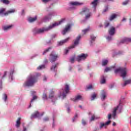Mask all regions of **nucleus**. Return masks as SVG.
<instances>
[{
	"label": "nucleus",
	"mask_w": 131,
	"mask_h": 131,
	"mask_svg": "<svg viewBox=\"0 0 131 131\" xmlns=\"http://www.w3.org/2000/svg\"><path fill=\"white\" fill-rule=\"evenodd\" d=\"M97 98V94L95 93H94L92 95H91V101H94L95 99Z\"/></svg>",
	"instance_id": "obj_33"
},
{
	"label": "nucleus",
	"mask_w": 131,
	"mask_h": 131,
	"mask_svg": "<svg viewBox=\"0 0 131 131\" xmlns=\"http://www.w3.org/2000/svg\"><path fill=\"white\" fill-rule=\"evenodd\" d=\"M36 19H37V17L36 16H35L34 17H30L28 19V21L29 22L32 23V22H34L35 21H36Z\"/></svg>",
	"instance_id": "obj_27"
},
{
	"label": "nucleus",
	"mask_w": 131,
	"mask_h": 131,
	"mask_svg": "<svg viewBox=\"0 0 131 131\" xmlns=\"http://www.w3.org/2000/svg\"><path fill=\"white\" fill-rule=\"evenodd\" d=\"M101 99L102 100H105L106 99V92L104 90L102 91Z\"/></svg>",
	"instance_id": "obj_30"
},
{
	"label": "nucleus",
	"mask_w": 131,
	"mask_h": 131,
	"mask_svg": "<svg viewBox=\"0 0 131 131\" xmlns=\"http://www.w3.org/2000/svg\"><path fill=\"white\" fill-rule=\"evenodd\" d=\"M1 2H2L3 4H6V5L10 4V1H9V0H1Z\"/></svg>",
	"instance_id": "obj_40"
},
{
	"label": "nucleus",
	"mask_w": 131,
	"mask_h": 131,
	"mask_svg": "<svg viewBox=\"0 0 131 131\" xmlns=\"http://www.w3.org/2000/svg\"><path fill=\"white\" fill-rule=\"evenodd\" d=\"M68 40H69V37L58 42V46H63V45H64V43H66V42H67Z\"/></svg>",
	"instance_id": "obj_16"
},
{
	"label": "nucleus",
	"mask_w": 131,
	"mask_h": 131,
	"mask_svg": "<svg viewBox=\"0 0 131 131\" xmlns=\"http://www.w3.org/2000/svg\"><path fill=\"white\" fill-rule=\"evenodd\" d=\"M44 62L45 63H48V59H45Z\"/></svg>",
	"instance_id": "obj_63"
},
{
	"label": "nucleus",
	"mask_w": 131,
	"mask_h": 131,
	"mask_svg": "<svg viewBox=\"0 0 131 131\" xmlns=\"http://www.w3.org/2000/svg\"><path fill=\"white\" fill-rule=\"evenodd\" d=\"M80 37H81L80 35H78L76 37V38L74 42V45H73L69 47V49L70 50V49H74V48L75 47H76L78 45V43H79V40L80 39Z\"/></svg>",
	"instance_id": "obj_6"
},
{
	"label": "nucleus",
	"mask_w": 131,
	"mask_h": 131,
	"mask_svg": "<svg viewBox=\"0 0 131 131\" xmlns=\"http://www.w3.org/2000/svg\"><path fill=\"white\" fill-rule=\"evenodd\" d=\"M86 89H87V90H92V89H93V85H89V86H88L86 87Z\"/></svg>",
	"instance_id": "obj_49"
},
{
	"label": "nucleus",
	"mask_w": 131,
	"mask_h": 131,
	"mask_svg": "<svg viewBox=\"0 0 131 131\" xmlns=\"http://www.w3.org/2000/svg\"><path fill=\"white\" fill-rule=\"evenodd\" d=\"M114 68H115L114 66L111 67H106L104 70V72H109V71H111L112 70H113Z\"/></svg>",
	"instance_id": "obj_26"
},
{
	"label": "nucleus",
	"mask_w": 131,
	"mask_h": 131,
	"mask_svg": "<svg viewBox=\"0 0 131 131\" xmlns=\"http://www.w3.org/2000/svg\"><path fill=\"white\" fill-rule=\"evenodd\" d=\"M106 38L108 41H110V40H112V36H107Z\"/></svg>",
	"instance_id": "obj_46"
},
{
	"label": "nucleus",
	"mask_w": 131,
	"mask_h": 131,
	"mask_svg": "<svg viewBox=\"0 0 131 131\" xmlns=\"http://www.w3.org/2000/svg\"><path fill=\"white\" fill-rule=\"evenodd\" d=\"M13 25H11L9 26H5L3 27V30L5 31H7V30H10V29H12L13 28Z\"/></svg>",
	"instance_id": "obj_17"
},
{
	"label": "nucleus",
	"mask_w": 131,
	"mask_h": 131,
	"mask_svg": "<svg viewBox=\"0 0 131 131\" xmlns=\"http://www.w3.org/2000/svg\"><path fill=\"white\" fill-rule=\"evenodd\" d=\"M124 42H131V37H125L123 39H122L120 41L117 43L118 46H120V45H122L124 43Z\"/></svg>",
	"instance_id": "obj_9"
},
{
	"label": "nucleus",
	"mask_w": 131,
	"mask_h": 131,
	"mask_svg": "<svg viewBox=\"0 0 131 131\" xmlns=\"http://www.w3.org/2000/svg\"><path fill=\"white\" fill-rule=\"evenodd\" d=\"M115 117V108H114L113 112V115L111 114H108V120H110L111 119V117Z\"/></svg>",
	"instance_id": "obj_22"
},
{
	"label": "nucleus",
	"mask_w": 131,
	"mask_h": 131,
	"mask_svg": "<svg viewBox=\"0 0 131 131\" xmlns=\"http://www.w3.org/2000/svg\"><path fill=\"white\" fill-rule=\"evenodd\" d=\"M43 81H46L47 80V77L44 76L43 78Z\"/></svg>",
	"instance_id": "obj_58"
},
{
	"label": "nucleus",
	"mask_w": 131,
	"mask_h": 131,
	"mask_svg": "<svg viewBox=\"0 0 131 131\" xmlns=\"http://www.w3.org/2000/svg\"><path fill=\"white\" fill-rule=\"evenodd\" d=\"M110 25V23H109V21H106L105 23V27H108Z\"/></svg>",
	"instance_id": "obj_50"
},
{
	"label": "nucleus",
	"mask_w": 131,
	"mask_h": 131,
	"mask_svg": "<svg viewBox=\"0 0 131 131\" xmlns=\"http://www.w3.org/2000/svg\"><path fill=\"white\" fill-rule=\"evenodd\" d=\"M88 57V54H82L79 55H78L77 58L76 60L78 61V62H80V61L82 60H85L86 58Z\"/></svg>",
	"instance_id": "obj_7"
},
{
	"label": "nucleus",
	"mask_w": 131,
	"mask_h": 131,
	"mask_svg": "<svg viewBox=\"0 0 131 131\" xmlns=\"http://www.w3.org/2000/svg\"><path fill=\"white\" fill-rule=\"evenodd\" d=\"M99 0H94L93 2H92L91 5L94 7V8H96L98 5V3Z\"/></svg>",
	"instance_id": "obj_28"
},
{
	"label": "nucleus",
	"mask_w": 131,
	"mask_h": 131,
	"mask_svg": "<svg viewBox=\"0 0 131 131\" xmlns=\"http://www.w3.org/2000/svg\"><path fill=\"white\" fill-rule=\"evenodd\" d=\"M57 58H58V55L55 54L54 53H51L50 54V61L51 63H54V62H55V61L57 60Z\"/></svg>",
	"instance_id": "obj_10"
},
{
	"label": "nucleus",
	"mask_w": 131,
	"mask_h": 131,
	"mask_svg": "<svg viewBox=\"0 0 131 131\" xmlns=\"http://www.w3.org/2000/svg\"><path fill=\"white\" fill-rule=\"evenodd\" d=\"M37 99V96H33V98L30 101V104L29 106V108H30L31 107V103H32L33 102H34V101H35V100H36Z\"/></svg>",
	"instance_id": "obj_29"
},
{
	"label": "nucleus",
	"mask_w": 131,
	"mask_h": 131,
	"mask_svg": "<svg viewBox=\"0 0 131 131\" xmlns=\"http://www.w3.org/2000/svg\"><path fill=\"white\" fill-rule=\"evenodd\" d=\"M115 72H120V76L124 79L126 77L127 69L126 68H120L115 70Z\"/></svg>",
	"instance_id": "obj_4"
},
{
	"label": "nucleus",
	"mask_w": 131,
	"mask_h": 131,
	"mask_svg": "<svg viewBox=\"0 0 131 131\" xmlns=\"http://www.w3.org/2000/svg\"><path fill=\"white\" fill-rule=\"evenodd\" d=\"M7 72H4V75L2 76V79H3V78H5V77H6V76H7Z\"/></svg>",
	"instance_id": "obj_51"
},
{
	"label": "nucleus",
	"mask_w": 131,
	"mask_h": 131,
	"mask_svg": "<svg viewBox=\"0 0 131 131\" xmlns=\"http://www.w3.org/2000/svg\"><path fill=\"white\" fill-rule=\"evenodd\" d=\"M90 36L91 39V43H93V41L96 39V36H94V35H91Z\"/></svg>",
	"instance_id": "obj_34"
},
{
	"label": "nucleus",
	"mask_w": 131,
	"mask_h": 131,
	"mask_svg": "<svg viewBox=\"0 0 131 131\" xmlns=\"http://www.w3.org/2000/svg\"><path fill=\"white\" fill-rule=\"evenodd\" d=\"M124 42H131V37H125L123 39H122L120 41L117 43L118 46H120V45H122L124 43Z\"/></svg>",
	"instance_id": "obj_8"
},
{
	"label": "nucleus",
	"mask_w": 131,
	"mask_h": 131,
	"mask_svg": "<svg viewBox=\"0 0 131 131\" xmlns=\"http://www.w3.org/2000/svg\"><path fill=\"white\" fill-rule=\"evenodd\" d=\"M74 59H75V56H74L70 59L71 63H74Z\"/></svg>",
	"instance_id": "obj_47"
},
{
	"label": "nucleus",
	"mask_w": 131,
	"mask_h": 131,
	"mask_svg": "<svg viewBox=\"0 0 131 131\" xmlns=\"http://www.w3.org/2000/svg\"><path fill=\"white\" fill-rule=\"evenodd\" d=\"M27 130V129L26 128V127H24L23 131H26Z\"/></svg>",
	"instance_id": "obj_62"
},
{
	"label": "nucleus",
	"mask_w": 131,
	"mask_h": 131,
	"mask_svg": "<svg viewBox=\"0 0 131 131\" xmlns=\"http://www.w3.org/2000/svg\"><path fill=\"white\" fill-rule=\"evenodd\" d=\"M49 98V99H52V98H54V91H51Z\"/></svg>",
	"instance_id": "obj_35"
},
{
	"label": "nucleus",
	"mask_w": 131,
	"mask_h": 131,
	"mask_svg": "<svg viewBox=\"0 0 131 131\" xmlns=\"http://www.w3.org/2000/svg\"><path fill=\"white\" fill-rule=\"evenodd\" d=\"M5 11H6L5 8H1L0 9V14H3L5 12Z\"/></svg>",
	"instance_id": "obj_45"
},
{
	"label": "nucleus",
	"mask_w": 131,
	"mask_h": 131,
	"mask_svg": "<svg viewBox=\"0 0 131 131\" xmlns=\"http://www.w3.org/2000/svg\"><path fill=\"white\" fill-rule=\"evenodd\" d=\"M82 123L83 124V125H85V124H86V122L84 120H82Z\"/></svg>",
	"instance_id": "obj_55"
},
{
	"label": "nucleus",
	"mask_w": 131,
	"mask_h": 131,
	"mask_svg": "<svg viewBox=\"0 0 131 131\" xmlns=\"http://www.w3.org/2000/svg\"><path fill=\"white\" fill-rule=\"evenodd\" d=\"M108 60L107 59H103L102 60V66H106L108 64Z\"/></svg>",
	"instance_id": "obj_32"
},
{
	"label": "nucleus",
	"mask_w": 131,
	"mask_h": 131,
	"mask_svg": "<svg viewBox=\"0 0 131 131\" xmlns=\"http://www.w3.org/2000/svg\"><path fill=\"white\" fill-rule=\"evenodd\" d=\"M59 65V63H56L55 64V65L52 66V67L51 68V70H53L54 71H56V68H57V67Z\"/></svg>",
	"instance_id": "obj_31"
},
{
	"label": "nucleus",
	"mask_w": 131,
	"mask_h": 131,
	"mask_svg": "<svg viewBox=\"0 0 131 131\" xmlns=\"http://www.w3.org/2000/svg\"><path fill=\"white\" fill-rule=\"evenodd\" d=\"M89 31H90V27L83 30L82 31V32L83 33V34H85L86 33H87V32H89Z\"/></svg>",
	"instance_id": "obj_36"
},
{
	"label": "nucleus",
	"mask_w": 131,
	"mask_h": 131,
	"mask_svg": "<svg viewBox=\"0 0 131 131\" xmlns=\"http://www.w3.org/2000/svg\"><path fill=\"white\" fill-rule=\"evenodd\" d=\"M71 27V26L70 25H68L66 26V28L62 31V34L63 35H65L66 34L67 32H68V31L70 29Z\"/></svg>",
	"instance_id": "obj_12"
},
{
	"label": "nucleus",
	"mask_w": 131,
	"mask_h": 131,
	"mask_svg": "<svg viewBox=\"0 0 131 131\" xmlns=\"http://www.w3.org/2000/svg\"><path fill=\"white\" fill-rule=\"evenodd\" d=\"M67 111H68V113H69V112H70V108L69 107H68L67 108Z\"/></svg>",
	"instance_id": "obj_60"
},
{
	"label": "nucleus",
	"mask_w": 131,
	"mask_h": 131,
	"mask_svg": "<svg viewBox=\"0 0 131 131\" xmlns=\"http://www.w3.org/2000/svg\"><path fill=\"white\" fill-rule=\"evenodd\" d=\"M80 14L85 15V19L88 20L90 19V17H92V12L90 11V9L87 7H84L82 9V10L80 12Z\"/></svg>",
	"instance_id": "obj_3"
},
{
	"label": "nucleus",
	"mask_w": 131,
	"mask_h": 131,
	"mask_svg": "<svg viewBox=\"0 0 131 131\" xmlns=\"http://www.w3.org/2000/svg\"><path fill=\"white\" fill-rule=\"evenodd\" d=\"M118 16H120V13H116L115 14V18H116V17H118Z\"/></svg>",
	"instance_id": "obj_56"
},
{
	"label": "nucleus",
	"mask_w": 131,
	"mask_h": 131,
	"mask_svg": "<svg viewBox=\"0 0 131 131\" xmlns=\"http://www.w3.org/2000/svg\"><path fill=\"white\" fill-rule=\"evenodd\" d=\"M130 83H131V79H128L127 80H125L124 83L121 84V86L123 87H124L127 85V84H130Z\"/></svg>",
	"instance_id": "obj_18"
},
{
	"label": "nucleus",
	"mask_w": 131,
	"mask_h": 131,
	"mask_svg": "<svg viewBox=\"0 0 131 131\" xmlns=\"http://www.w3.org/2000/svg\"><path fill=\"white\" fill-rule=\"evenodd\" d=\"M114 83L113 84H111V85H110V89H111V90H112V89H113V88H114Z\"/></svg>",
	"instance_id": "obj_52"
},
{
	"label": "nucleus",
	"mask_w": 131,
	"mask_h": 131,
	"mask_svg": "<svg viewBox=\"0 0 131 131\" xmlns=\"http://www.w3.org/2000/svg\"><path fill=\"white\" fill-rule=\"evenodd\" d=\"M125 20H126V19L125 18H123L122 19V22H123L124 21H125Z\"/></svg>",
	"instance_id": "obj_61"
},
{
	"label": "nucleus",
	"mask_w": 131,
	"mask_h": 131,
	"mask_svg": "<svg viewBox=\"0 0 131 131\" xmlns=\"http://www.w3.org/2000/svg\"><path fill=\"white\" fill-rule=\"evenodd\" d=\"M115 19V14H113L110 17V21H112V20H114Z\"/></svg>",
	"instance_id": "obj_39"
},
{
	"label": "nucleus",
	"mask_w": 131,
	"mask_h": 131,
	"mask_svg": "<svg viewBox=\"0 0 131 131\" xmlns=\"http://www.w3.org/2000/svg\"><path fill=\"white\" fill-rule=\"evenodd\" d=\"M64 22V19H61L59 23H55L52 25L49 26L48 28H43L42 29H39L37 31V33H42L44 31H49V30H51V29H53L54 27H56V26H58Z\"/></svg>",
	"instance_id": "obj_2"
},
{
	"label": "nucleus",
	"mask_w": 131,
	"mask_h": 131,
	"mask_svg": "<svg viewBox=\"0 0 131 131\" xmlns=\"http://www.w3.org/2000/svg\"><path fill=\"white\" fill-rule=\"evenodd\" d=\"M98 118H99L96 117V116H95V115H93L92 116L91 118L90 119V121H94V120H95V119H98Z\"/></svg>",
	"instance_id": "obj_38"
},
{
	"label": "nucleus",
	"mask_w": 131,
	"mask_h": 131,
	"mask_svg": "<svg viewBox=\"0 0 131 131\" xmlns=\"http://www.w3.org/2000/svg\"><path fill=\"white\" fill-rule=\"evenodd\" d=\"M110 123H111V120H108L105 123H101L100 127V128H103V127H106V126L107 125H109V124H110Z\"/></svg>",
	"instance_id": "obj_13"
},
{
	"label": "nucleus",
	"mask_w": 131,
	"mask_h": 131,
	"mask_svg": "<svg viewBox=\"0 0 131 131\" xmlns=\"http://www.w3.org/2000/svg\"><path fill=\"white\" fill-rule=\"evenodd\" d=\"M128 2H129V0H126V1L122 3V5L123 6H126L128 4Z\"/></svg>",
	"instance_id": "obj_43"
},
{
	"label": "nucleus",
	"mask_w": 131,
	"mask_h": 131,
	"mask_svg": "<svg viewBox=\"0 0 131 131\" xmlns=\"http://www.w3.org/2000/svg\"><path fill=\"white\" fill-rule=\"evenodd\" d=\"M80 100H82V97L81 95H77L73 101L74 102H78V101H80Z\"/></svg>",
	"instance_id": "obj_20"
},
{
	"label": "nucleus",
	"mask_w": 131,
	"mask_h": 131,
	"mask_svg": "<svg viewBox=\"0 0 131 131\" xmlns=\"http://www.w3.org/2000/svg\"><path fill=\"white\" fill-rule=\"evenodd\" d=\"M122 109V106H121V101L120 100L118 105L115 107V116L116 117V113L117 112V111L119 110V113H121Z\"/></svg>",
	"instance_id": "obj_11"
},
{
	"label": "nucleus",
	"mask_w": 131,
	"mask_h": 131,
	"mask_svg": "<svg viewBox=\"0 0 131 131\" xmlns=\"http://www.w3.org/2000/svg\"><path fill=\"white\" fill-rule=\"evenodd\" d=\"M70 90L69 85L66 84L64 87V91L63 90V92L60 94L59 97H62V99L66 98V96H67V94L69 93Z\"/></svg>",
	"instance_id": "obj_5"
},
{
	"label": "nucleus",
	"mask_w": 131,
	"mask_h": 131,
	"mask_svg": "<svg viewBox=\"0 0 131 131\" xmlns=\"http://www.w3.org/2000/svg\"><path fill=\"white\" fill-rule=\"evenodd\" d=\"M100 83L101 84H104L106 83V78H105V77L104 76H102L101 77Z\"/></svg>",
	"instance_id": "obj_24"
},
{
	"label": "nucleus",
	"mask_w": 131,
	"mask_h": 131,
	"mask_svg": "<svg viewBox=\"0 0 131 131\" xmlns=\"http://www.w3.org/2000/svg\"><path fill=\"white\" fill-rule=\"evenodd\" d=\"M24 14V10H22V15Z\"/></svg>",
	"instance_id": "obj_64"
},
{
	"label": "nucleus",
	"mask_w": 131,
	"mask_h": 131,
	"mask_svg": "<svg viewBox=\"0 0 131 131\" xmlns=\"http://www.w3.org/2000/svg\"><path fill=\"white\" fill-rule=\"evenodd\" d=\"M52 16H53L52 13H50L48 15L45 16L43 19L44 22H47V21L50 20L52 18Z\"/></svg>",
	"instance_id": "obj_14"
},
{
	"label": "nucleus",
	"mask_w": 131,
	"mask_h": 131,
	"mask_svg": "<svg viewBox=\"0 0 131 131\" xmlns=\"http://www.w3.org/2000/svg\"><path fill=\"white\" fill-rule=\"evenodd\" d=\"M50 50H52V47H49L48 49L45 50L43 52V55H46V53L50 51Z\"/></svg>",
	"instance_id": "obj_37"
},
{
	"label": "nucleus",
	"mask_w": 131,
	"mask_h": 131,
	"mask_svg": "<svg viewBox=\"0 0 131 131\" xmlns=\"http://www.w3.org/2000/svg\"><path fill=\"white\" fill-rule=\"evenodd\" d=\"M122 53H123L122 51H119L118 52L116 53L115 55L118 56L119 55H122Z\"/></svg>",
	"instance_id": "obj_48"
},
{
	"label": "nucleus",
	"mask_w": 131,
	"mask_h": 131,
	"mask_svg": "<svg viewBox=\"0 0 131 131\" xmlns=\"http://www.w3.org/2000/svg\"><path fill=\"white\" fill-rule=\"evenodd\" d=\"M69 52V50L68 49H66V54H68V53Z\"/></svg>",
	"instance_id": "obj_59"
},
{
	"label": "nucleus",
	"mask_w": 131,
	"mask_h": 131,
	"mask_svg": "<svg viewBox=\"0 0 131 131\" xmlns=\"http://www.w3.org/2000/svg\"><path fill=\"white\" fill-rule=\"evenodd\" d=\"M39 116V113L36 111L32 114L31 116V118H37V117H38Z\"/></svg>",
	"instance_id": "obj_19"
},
{
	"label": "nucleus",
	"mask_w": 131,
	"mask_h": 131,
	"mask_svg": "<svg viewBox=\"0 0 131 131\" xmlns=\"http://www.w3.org/2000/svg\"><path fill=\"white\" fill-rule=\"evenodd\" d=\"M14 12H15V9H11L10 10H9L7 12L4 13V15L8 16V15H9V14H12Z\"/></svg>",
	"instance_id": "obj_23"
},
{
	"label": "nucleus",
	"mask_w": 131,
	"mask_h": 131,
	"mask_svg": "<svg viewBox=\"0 0 131 131\" xmlns=\"http://www.w3.org/2000/svg\"><path fill=\"white\" fill-rule=\"evenodd\" d=\"M108 33L110 35H114V33H115V28L113 27H111L108 30Z\"/></svg>",
	"instance_id": "obj_15"
},
{
	"label": "nucleus",
	"mask_w": 131,
	"mask_h": 131,
	"mask_svg": "<svg viewBox=\"0 0 131 131\" xmlns=\"http://www.w3.org/2000/svg\"><path fill=\"white\" fill-rule=\"evenodd\" d=\"M42 98L43 100H48V96H47L46 94H43Z\"/></svg>",
	"instance_id": "obj_41"
},
{
	"label": "nucleus",
	"mask_w": 131,
	"mask_h": 131,
	"mask_svg": "<svg viewBox=\"0 0 131 131\" xmlns=\"http://www.w3.org/2000/svg\"><path fill=\"white\" fill-rule=\"evenodd\" d=\"M107 11H108V6H106L105 9L103 10V13L107 12Z\"/></svg>",
	"instance_id": "obj_54"
},
{
	"label": "nucleus",
	"mask_w": 131,
	"mask_h": 131,
	"mask_svg": "<svg viewBox=\"0 0 131 131\" xmlns=\"http://www.w3.org/2000/svg\"><path fill=\"white\" fill-rule=\"evenodd\" d=\"M3 96H4V98L3 99L5 101V102H6L7 101V100H8V96H7V94H4L3 95Z\"/></svg>",
	"instance_id": "obj_42"
},
{
	"label": "nucleus",
	"mask_w": 131,
	"mask_h": 131,
	"mask_svg": "<svg viewBox=\"0 0 131 131\" xmlns=\"http://www.w3.org/2000/svg\"><path fill=\"white\" fill-rule=\"evenodd\" d=\"M39 76H40V74L38 73L30 74L28 77L27 81L24 83V86H33L34 83H36Z\"/></svg>",
	"instance_id": "obj_1"
},
{
	"label": "nucleus",
	"mask_w": 131,
	"mask_h": 131,
	"mask_svg": "<svg viewBox=\"0 0 131 131\" xmlns=\"http://www.w3.org/2000/svg\"><path fill=\"white\" fill-rule=\"evenodd\" d=\"M49 117H47L43 119V121H45V122L46 121H49Z\"/></svg>",
	"instance_id": "obj_53"
},
{
	"label": "nucleus",
	"mask_w": 131,
	"mask_h": 131,
	"mask_svg": "<svg viewBox=\"0 0 131 131\" xmlns=\"http://www.w3.org/2000/svg\"><path fill=\"white\" fill-rule=\"evenodd\" d=\"M70 4L71 5V6H81L82 5H83L82 3L77 2H70Z\"/></svg>",
	"instance_id": "obj_21"
},
{
	"label": "nucleus",
	"mask_w": 131,
	"mask_h": 131,
	"mask_svg": "<svg viewBox=\"0 0 131 131\" xmlns=\"http://www.w3.org/2000/svg\"><path fill=\"white\" fill-rule=\"evenodd\" d=\"M43 68H45V65H41L39 66L37 68L38 70H40V69H43Z\"/></svg>",
	"instance_id": "obj_44"
},
{
	"label": "nucleus",
	"mask_w": 131,
	"mask_h": 131,
	"mask_svg": "<svg viewBox=\"0 0 131 131\" xmlns=\"http://www.w3.org/2000/svg\"><path fill=\"white\" fill-rule=\"evenodd\" d=\"M21 118L19 117L18 118L16 122V126L17 127H20V124H21Z\"/></svg>",
	"instance_id": "obj_25"
},
{
	"label": "nucleus",
	"mask_w": 131,
	"mask_h": 131,
	"mask_svg": "<svg viewBox=\"0 0 131 131\" xmlns=\"http://www.w3.org/2000/svg\"><path fill=\"white\" fill-rule=\"evenodd\" d=\"M51 0H42V2L43 3H48V2H50Z\"/></svg>",
	"instance_id": "obj_57"
}]
</instances>
